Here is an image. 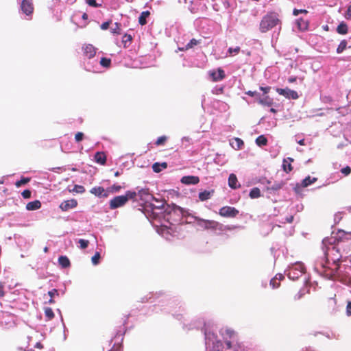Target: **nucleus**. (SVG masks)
<instances>
[{
    "label": "nucleus",
    "mask_w": 351,
    "mask_h": 351,
    "mask_svg": "<svg viewBox=\"0 0 351 351\" xmlns=\"http://www.w3.org/2000/svg\"><path fill=\"white\" fill-rule=\"evenodd\" d=\"M280 23L278 13L269 12L263 16L259 24V29L262 33H265Z\"/></svg>",
    "instance_id": "f257e3e1"
},
{
    "label": "nucleus",
    "mask_w": 351,
    "mask_h": 351,
    "mask_svg": "<svg viewBox=\"0 0 351 351\" xmlns=\"http://www.w3.org/2000/svg\"><path fill=\"white\" fill-rule=\"evenodd\" d=\"M194 220L197 222V225L200 227H202L205 230H232L233 229L232 227L229 226H223L219 222L215 220H208L200 218L199 217H194Z\"/></svg>",
    "instance_id": "f03ea898"
},
{
    "label": "nucleus",
    "mask_w": 351,
    "mask_h": 351,
    "mask_svg": "<svg viewBox=\"0 0 351 351\" xmlns=\"http://www.w3.org/2000/svg\"><path fill=\"white\" fill-rule=\"evenodd\" d=\"M136 197V192L127 191L123 195L116 196L109 202L110 208L112 210L123 206L130 199H134Z\"/></svg>",
    "instance_id": "7ed1b4c3"
},
{
    "label": "nucleus",
    "mask_w": 351,
    "mask_h": 351,
    "mask_svg": "<svg viewBox=\"0 0 351 351\" xmlns=\"http://www.w3.org/2000/svg\"><path fill=\"white\" fill-rule=\"evenodd\" d=\"M239 213V210L234 207L225 206L221 207L219 210V215L221 217L226 218H234Z\"/></svg>",
    "instance_id": "20e7f679"
},
{
    "label": "nucleus",
    "mask_w": 351,
    "mask_h": 351,
    "mask_svg": "<svg viewBox=\"0 0 351 351\" xmlns=\"http://www.w3.org/2000/svg\"><path fill=\"white\" fill-rule=\"evenodd\" d=\"M276 92L279 95H283L284 97H285L287 99H297L299 98V95L296 91H295L293 90H291L288 88H277Z\"/></svg>",
    "instance_id": "39448f33"
},
{
    "label": "nucleus",
    "mask_w": 351,
    "mask_h": 351,
    "mask_svg": "<svg viewBox=\"0 0 351 351\" xmlns=\"http://www.w3.org/2000/svg\"><path fill=\"white\" fill-rule=\"evenodd\" d=\"M208 74L213 82H219L226 77L225 72L221 68H218L217 70H210Z\"/></svg>",
    "instance_id": "423d86ee"
},
{
    "label": "nucleus",
    "mask_w": 351,
    "mask_h": 351,
    "mask_svg": "<svg viewBox=\"0 0 351 351\" xmlns=\"http://www.w3.org/2000/svg\"><path fill=\"white\" fill-rule=\"evenodd\" d=\"M21 9L27 16L31 15L34 10L32 0H23L21 4Z\"/></svg>",
    "instance_id": "0eeeda50"
},
{
    "label": "nucleus",
    "mask_w": 351,
    "mask_h": 351,
    "mask_svg": "<svg viewBox=\"0 0 351 351\" xmlns=\"http://www.w3.org/2000/svg\"><path fill=\"white\" fill-rule=\"evenodd\" d=\"M138 195L140 199L145 202H149L152 200H156L152 194L149 193V189L147 188L141 189L136 193V196Z\"/></svg>",
    "instance_id": "6e6552de"
},
{
    "label": "nucleus",
    "mask_w": 351,
    "mask_h": 351,
    "mask_svg": "<svg viewBox=\"0 0 351 351\" xmlns=\"http://www.w3.org/2000/svg\"><path fill=\"white\" fill-rule=\"evenodd\" d=\"M77 206V202L75 199L65 200L60 205V208L62 211H67L69 209L74 208Z\"/></svg>",
    "instance_id": "1a4fd4ad"
},
{
    "label": "nucleus",
    "mask_w": 351,
    "mask_h": 351,
    "mask_svg": "<svg viewBox=\"0 0 351 351\" xmlns=\"http://www.w3.org/2000/svg\"><path fill=\"white\" fill-rule=\"evenodd\" d=\"M84 54L86 57L90 59L96 54L97 49L90 44H87L83 47Z\"/></svg>",
    "instance_id": "9d476101"
},
{
    "label": "nucleus",
    "mask_w": 351,
    "mask_h": 351,
    "mask_svg": "<svg viewBox=\"0 0 351 351\" xmlns=\"http://www.w3.org/2000/svg\"><path fill=\"white\" fill-rule=\"evenodd\" d=\"M181 182L184 184H197L199 182L198 176H186L181 178Z\"/></svg>",
    "instance_id": "9b49d317"
},
{
    "label": "nucleus",
    "mask_w": 351,
    "mask_h": 351,
    "mask_svg": "<svg viewBox=\"0 0 351 351\" xmlns=\"http://www.w3.org/2000/svg\"><path fill=\"white\" fill-rule=\"evenodd\" d=\"M90 192L97 197H107L108 196V191H106L102 186H95L90 189Z\"/></svg>",
    "instance_id": "f8f14e48"
},
{
    "label": "nucleus",
    "mask_w": 351,
    "mask_h": 351,
    "mask_svg": "<svg viewBox=\"0 0 351 351\" xmlns=\"http://www.w3.org/2000/svg\"><path fill=\"white\" fill-rule=\"evenodd\" d=\"M293 271H298L299 274H302L305 272V267L302 263L293 265L289 268L288 276H291Z\"/></svg>",
    "instance_id": "ddd939ff"
},
{
    "label": "nucleus",
    "mask_w": 351,
    "mask_h": 351,
    "mask_svg": "<svg viewBox=\"0 0 351 351\" xmlns=\"http://www.w3.org/2000/svg\"><path fill=\"white\" fill-rule=\"evenodd\" d=\"M293 158L288 157L282 161V169L287 173L291 172L293 170L291 162H293Z\"/></svg>",
    "instance_id": "4468645a"
},
{
    "label": "nucleus",
    "mask_w": 351,
    "mask_h": 351,
    "mask_svg": "<svg viewBox=\"0 0 351 351\" xmlns=\"http://www.w3.org/2000/svg\"><path fill=\"white\" fill-rule=\"evenodd\" d=\"M94 158L97 163L101 165H104L106 163V156L104 152H97L95 154Z\"/></svg>",
    "instance_id": "2eb2a0df"
},
{
    "label": "nucleus",
    "mask_w": 351,
    "mask_h": 351,
    "mask_svg": "<svg viewBox=\"0 0 351 351\" xmlns=\"http://www.w3.org/2000/svg\"><path fill=\"white\" fill-rule=\"evenodd\" d=\"M238 180L235 174L231 173L228 178V185L231 189H236L240 187V184H237Z\"/></svg>",
    "instance_id": "dca6fc26"
},
{
    "label": "nucleus",
    "mask_w": 351,
    "mask_h": 351,
    "mask_svg": "<svg viewBox=\"0 0 351 351\" xmlns=\"http://www.w3.org/2000/svg\"><path fill=\"white\" fill-rule=\"evenodd\" d=\"M41 207V202L39 200H34L30 202H28L26 204V209L27 210H36Z\"/></svg>",
    "instance_id": "f3484780"
},
{
    "label": "nucleus",
    "mask_w": 351,
    "mask_h": 351,
    "mask_svg": "<svg viewBox=\"0 0 351 351\" xmlns=\"http://www.w3.org/2000/svg\"><path fill=\"white\" fill-rule=\"evenodd\" d=\"M258 103L265 106H271L274 104L273 99L269 96H265L263 98H258Z\"/></svg>",
    "instance_id": "a211bd4d"
},
{
    "label": "nucleus",
    "mask_w": 351,
    "mask_h": 351,
    "mask_svg": "<svg viewBox=\"0 0 351 351\" xmlns=\"http://www.w3.org/2000/svg\"><path fill=\"white\" fill-rule=\"evenodd\" d=\"M167 168V163L166 162H163L162 163L155 162L152 165V169L155 173H159L162 169H165Z\"/></svg>",
    "instance_id": "6ab92c4d"
},
{
    "label": "nucleus",
    "mask_w": 351,
    "mask_h": 351,
    "mask_svg": "<svg viewBox=\"0 0 351 351\" xmlns=\"http://www.w3.org/2000/svg\"><path fill=\"white\" fill-rule=\"evenodd\" d=\"M296 24L298 29L301 31H305L308 27V22L302 18H300L296 21Z\"/></svg>",
    "instance_id": "aec40b11"
},
{
    "label": "nucleus",
    "mask_w": 351,
    "mask_h": 351,
    "mask_svg": "<svg viewBox=\"0 0 351 351\" xmlns=\"http://www.w3.org/2000/svg\"><path fill=\"white\" fill-rule=\"evenodd\" d=\"M348 32V27L346 23L341 22L337 27V32L341 35H345Z\"/></svg>",
    "instance_id": "412c9836"
},
{
    "label": "nucleus",
    "mask_w": 351,
    "mask_h": 351,
    "mask_svg": "<svg viewBox=\"0 0 351 351\" xmlns=\"http://www.w3.org/2000/svg\"><path fill=\"white\" fill-rule=\"evenodd\" d=\"M232 147L235 149H239L243 146V141L239 138H234L232 142L230 143Z\"/></svg>",
    "instance_id": "4be33fe9"
},
{
    "label": "nucleus",
    "mask_w": 351,
    "mask_h": 351,
    "mask_svg": "<svg viewBox=\"0 0 351 351\" xmlns=\"http://www.w3.org/2000/svg\"><path fill=\"white\" fill-rule=\"evenodd\" d=\"M58 263L63 268H67L70 266L69 259L65 256H61L58 258Z\"/></svg>",
    "instance_id": "5701e85b"
},
{
    "label": "nucleus",
    "mask_w": 351,
    "mask_h": 351,
    "mask_svg": "<svg viewBox=\"0 0 351 351\" xmlns=\"http://www.w3.org/2000/svg\"><path fill=\"white\" fill-rule=\"evenodd\" d=\"M150 15V12L149 11H144L141 12L139 18L138 23L141 25H145L147 23L146 19Z\"/></svg>",
    "instance_id": "b1692460"
},
{
    "label": "nucleus",
    "mask_w": 351,
    "mask_h": 351,
    "mask_svg": "<svg viewBox=\"0 0 351 351\" xmlns=\"http://www.w3.org/2000/svg\"><path fill=\"white\" fill-rule=\"evenodd\" d=\"M317 178H311L310 176H307L302 180L301 185L302 187H306V186H309L310 184L315 182L317 181Z\"/></svg>",
    "instance_id": "393cba45"
},
{
    "label": "nucleus",
    "mask_w": 351,
    "mask_h": 351,
    "mask_svg": "<svg viewBox=\"0 0 351 351\" xmlns=\"http://www.w3.org/2000/svg\"><path fill=\"white\" fill-rule=\"evenodd\" d=\"M200 43V40H196L195 38H193L190 40V42L185 46L184 48L180 49L181 50H188L189 49H191L194 47L195 46L197 45Z\"/></svg>",
    "instance_id": "a878e982"
},
{
    "label": "nucleus",
    "mask_w": 351,
    "mask_h": 351,
    "mask_svg": "<svg viewBox=\"0 0 351 351\" xmlns=\"http://www.w3.org/2000/svg\"><path fill=\"white\" fill-rule=\"evenodd\" d=\"M48 295L50 296V299L48 301L49 304H54L55 301L53 300V298L56 295H59L58 291L56 289H53L52 290L49 291L48 292Z\"/></svg>",
    "instance_id": "bb28decb"
},
{
    "label": "nucleus",
    "mask_w": 351,
    "mask_h": 351,
    "mask_svg": "<svg viewBox=\"0 0 351 351\" xmlns=\"http://www.w3.org/2000/svg\"><path fill=\"white\" fill-rule=\"evenodd\" d=\"M284 277L282 276H280V278H277V277H274L270 280V285L273 289H276L280 287V280L282 279Z\"/></svg>",
    "instance_id": "cd10ccee"
},
{
    "label": "nucleus",
    "mask_w": 351,
    "mask_h": 351,
    "mask_svg": "<svg viewBox=\"0 0 351 351\" xmlns=\"http://www.w3.org/2000/svg\"><path fill=\"white\" fill-rule=\"evenodd\" d=\"M348 43L346 40H342L337 48V53H341L347 48Z\"/></svg>",
    "instance_id": "c85d7f7f"
},
{
    "label": "nucleus",
    "mask_w": 351,
    "mask_h": 351,
    "mask_svg": "<svg viewBox=\"0 0 351 351\" xmlns=\"http://www.w3.org/2000/svg\"><path fill=\"white\" fill-rule=\"evenodd\" d=\"M176 209L180 211V213H181L182 217H190L194 219L195 216L191 215L189 212V210H186V209H184V208H182V207H180L179 206H176Z\"/></svg>",
    "instance_id": "c756f323"
},
{
    "label": "nucleus",
    "mask_w": 351,
    "mask_h": 351,
    "mask_svg": "<svg viewBox=\"0 0 351 351\" xmlns=\"http://www.w3.org/2000/svg\"><path fill=\"white\" fill-rule=\"evenodd\" d=\"M261 196V191L258 188L254 187L250 192V197L252 199L258 198Z\"/></svg>",
    "instance_id": "7c9ffc66"
},
{
    "label": "nucleus",
    "mask_w": 351,
    "mask_h": 351,
    "mask_svg": "<svg viewBox=\"0 0 351 351\" xmlns=\"http://www.w3.org/2000/svg\"><path fill=\"white\" fill-rule=\"evenodd\" d=\"M210 195L211 194L210 191H204L199 193V199L201 201H206L210 198Z\"/></svg>",
    "instance_id": "2f4dec72"
},
{
    "label": "nucleus",
    "mask_w": 351,
    "mask_h": 351,
    "mask_svg": "<svg viewBox=\"0 0 351 351\" xmlns=\"http://www.w3.org/2000/svg\"><path fill=\"white\" fill-rule=\"evenodd\" d=\"M256 143L258 146H264L267 145V139L263 135H261L256 138Z\"/></svg>",
    "instance_id": "473e14b6"
},
{
    "label": "nucleus",
    "mask_w": 351,
    "mask_h": 351,
    "mask_svg": "<svg viewBox=\"0 0 351 351\" xmlns=\"http://www.w3.org/2000/svg\"><path fill=\"white\" fill-rule=\"evenodd\" d=\"M45 315L48 320H51L54 317V313L53 310L49 307H46L44 309Z\"/></svg>",
    "instance_id": "72a5a7b5"
},
{
    "label": "nucleus",
    "mask_w": 351,
    "mask_h": 351,
    "mask_svg": "<svg viewBox=\"0 0 351 351\" xmlns=\"http://www.w3.org/2000/svg\"><path fill=\"white\" fill-rule=\"evenodd\" d=\"M30 178L23 177L20 180L16 182L15 185L16 187H20L22 185L27 184L30 181Z\"/></svg>",
    "instance_id": "f704fd0d"
},
{
    "label": "nucleus",
    "mask_w": 351,
    "mask_h": 351,
    "mask_svg": "<svg viewBox=\"0 0 351 351\" xmlns=\"http://www.w3.org/2000/svg\"><path fill=\"white\" fill-rule=\"evenodd\" d=\"M100 64L104 67L108 68L111 64V60L105 57L101 58Z\"/></svg>",
    "instance_id": "c9c22d12"
},
{
    "label": "nucleus",
    "mask_w": 351,
    "mask_h": 351,
    "mask_svg": "<svg viewBox=\"0 0 351 351\" xmlns=\"http://www.w3.org/2000/svg\"><path fill=\"white\" fill-rule=\"evenodd\" d=\"M121 24L119 23H114V27H112L111 29V32L114 34H121Z\"/></svg>",
    "instance_id": "e433bc0d"
},
{
    "label": "nucleus",
    "mask_w": 351,
    "mask_h": 351,
    "mask_svg": "<svg viewBox=\"0 0 351 351\" xmlns=\"http://www.w3.org/2000/svg\"><path fill=\"white\" fill-rule=\"evenodd\" d=\"M70 192H75L77 193H83L85 192V188L82 185H75L72 190L69 191Z\"/></svg>",
    "instance_id": "4c0bfd02"
},
{
    "label": "nucleus",
    "mask_w": 351,
    "mask_h": 351,
    "mask_svg": "<svg viewBox=\"0 0 351 351\" xmlns=\"http://www.w3.org/2000/svg\"><path fill=\"white\" fill-rule=\"evenodd\" d=\"M167 141V137L166 136H161L158 138V139L155 142V145L156 146L163 145L165 144Z\"/></svg>",
    "instance_id": "58836bf2"
},
{
    "label": "nucleus",
    "mask_w": 351,
    "mask_h": 351,
    "mask_svg": "<svg viewBox=\"0 0 351 351\" xmlns=\"http://www.w3.org/2000/svg\"><path fill=\"white\" fill-rule=\"evenodd\" d=\"M78 243H80V248L84 250L88 247L89 244V241L80 239Z\"/></svg>",
    "instance_id": "ea45409f"
},
{
    "label": "nucleus",
    "mask_w": 351,
    "mask_h": 351,
    "mask_svg": "<svg viewBox=\"0 0 351 351\" xmlns=\"http://www.w3.org/2000/svg\"><path fill=\"white\" fill-rule=\"evenodd\" d=\"M132 40V36L130 34H125L122 38V42L124 44V47H126L127 43H130Z\"/></svg>",
    "instance_id": "a19ab883"
},
{
    "label": "nucleus",
    "mask_w": 351,
    "mask_h": 351,
    "mask_svg": "<svg viewBox=\"0 0 351 351\" xmlns=\"http://www.w3.org/2000/svg\"><path fill=\"white\" fill-rule=\"evenodd\" d=\"M21 195L24 199H29L31 197L32 192L30 190L26 189L22 192Z\"/></svg>",
    "instance_id": "79ce46f5"
},
{
    "label": "nucleus",
    "mask_w": 351,
    "mask_h": 351,
    "mask_svg": "<svg viewBox=\"0 0 351 351\" xmlns=\"http://www.w3.org/2000/svg\"><path fill=\"white\" fill-rule=\"evenodd\" d=\"M100 258V254L99 252H96L95 254L92 257V263L93 265H97Z\"/></svg>",
    "instance_id": "37998d69"
},
{
    "label": "nucleus",
    "mask_w": 351,
    "mask_h": 351,
    "mask_svg": "<svg viewBox=\"0 0 351 351\" xmlns=\"http://www.w3.org/2000/svg\"><path fill=\"white\" fill-rule=\"evenodd\" d=\"M307 13H308V11L305 9L298 10V9L295 8L293 10V14L294 16H298L299 14H307Z\"/></svg>",
    "instance_id": "c03bdc74"
},
{
    "label": "nucleus",
    "mask_w": 351,
    "mask_h": 351,
    "mask_svg": "<svg viewBox=\"0 0 351 351\" xmlns=\"http://www.w3.org/2000/svg\"><path fill=\"white\" fill-rule=\"evenodd\" d=\"M121 189V186L117 184H113L110 188L108 189V191L110 192H119Z\"/></svg>",
    "instance_id": "a18cd8bd"
},
{
    "label": "nucleus",
    "mask_w": 351,
    "mask_h": 351,
    "mask_svg": "<svg viewBox=\"0 0 351 351\" xmlns=\"http://www.w3.org/2000/svg\"><path fill=\"white\" fill-rule=\"evenodd\" d=\"M84 134L81 132H78L75 135V140L76 142H80L84 138Z\"/></svg>",
    "instance_id": "49530a36"
},
{
    "label": "nucleus",
    "mask_w": 351,
    "mask_h": 351,
    "mask_svg": "<svg viewBox=\"0 0 351 351\" xmlns=\"http://www.w3.org/2000/svg\"><path fill=\"white\" fill-rule=\"evenodd\" d=\"M341 172L346 176H348L351 173V168L346 166L341 169Z\"/></svg>",
    "instance_id": "de8ad7c7"
},
{
    "label": "nucleus",
    "mask_w": 351,
    "mask_h": 351,
    "mask_svg": "<svg viewBox=\"0 0 351 351\" xmlns=\"http://www.w3.org/2000/svg\"><path fill=\"white\" fill-rule=\"evenodd\" d=\"M240 49H241L239 47H236L235 48L230 47L228 49V53H230V55H232L233 53L237 54L240 51Z\"/></svg>",
    "instance_id": "09e8293b"
},
{
    "label": "nucleus",
    "mask_w": 351,
    "mask_h": 351,
    "mask_svg": "<svg viewBox=\"0 0 351 351\" xmlns=\"http://www.w3.org/2000/svg\"><path fill=\"white\" fill-rule=\"evenodd\" d=\"M346 314L348 316H351V301L347 302Z\"/></svg>",
    "instance_id": "8fccbe9b"
},
{
    "label": "nucleus",
    "mask_w": 351,
    "mask_h": 351,
    "mask_svg": "<svg viewBox=\"0 0 351 351\" xmlns=\"http://www.w3.org/2000/svg\"><path fill=\"white\" fill-rule=\"evenodd\" d=\"M86 3L92 6V7H94V8H97L99 7V5L97 3L96 1L95 0H86Z\"/></svg>",
    "instance_id": "3c124183"
},
{
    "label": "nucleus",
    "mask_w": 351,
    "mask_h": 351,
    "mask_svg": "<svg viewBox=\"0 0 351 351\" xmlns=\"http://www.w3.org/2000/svg\"><path fill=\"white\" fill-rule=\"evenodd\" d=\"M110 23H111V21H108L103 23L101 25V29L103 30H106L109 27V25Z\"/></svg>",
    "instance_id": "603ef678"
},
{
    "label": "nucleus",
    "mask_w": 351,
    "mask_h": 351,
    "mask_svg": "<svg viewBox=\"0 0 351 351\" xmlns=\"http://www.w3.org/2000/svg\"><path fill=\"white\" fill-rule=\"evenodd\" d=\"M345 17L347 19H351V5H350L348 8V10L346 12Z\"/></svg>",
    "instance_id": "864d4df0"
},
{
    "label": "nucleus",
    "mask_w": 351,
    "mask_h": 351,
    "mask_svg": "<svg viewBox=\"0 0 351 351\" xmlns=\"http://www.w3.org/2000/svg\"><path fill=\"white\" fill-rule=\"evenodd\" d=\"M260 90H262L264 94H267L270 91L271 87L270 86H265V87L261 86Z\"/></svg>",
    "instance_id": "5fc2aeb1"
},
{
    "label": "nucleus",
    "mask_w": 351,
    "mask_h": 351,
    "mask_svg": "<svg viewBox=\"0 0 351 351\" xmlns=\"http://www.w3.org/2000/svg\"><path fill=\"white\" fill-rule=\"evenodd\" d=\"M245 94L250 97H254V96H257L258 95V93L256 91H252V90L246 91Z\"/></svg>",
    "instance_id": "6e6d98bb"
},
{
    "label": "nucleus",
    "mask_w": 351,
    "mask_h": 351,
    "mask_svg": "<svg viewBox=\"0 0 351 351\" xmlns=\"http://www.w3.org/2000/svg\"><path fill=\"white\" fill-rule=\"evenodd\" d=\"M304 293H302L300 291H298L295 295H294V300H300L302 298Z\"/></svg>",
    "instance_id": "4d7b16f0"
},
{
    "label": "nucleus",
    "mask_w": 351,
    "mask_h": 351,
    "mask_svg": "<svg viewBox=\"0 0 351 351\" xmlns=\"http://www.w3.org/2000/svg\"><path fill=\"white\" fill-rule=\"evenodd\" d=\"M226 332L229 336V337H232L235 334L234 331L231 329H227Z\"/></svg>",
    "instance_id": "13d9d810"
},
{
    "label": "nucleus",
    "mask_w": 351,
    "mask_h": 351,
    "mask_svg": "<svg viewBox=\"0 0 351 351\" xmlns=\"http://www.w3.org/2000/svg\"><path fill=\"white\" fill-rule=\"evenodd\" d=\"M339 232L340 234H342L343 236L346 237L347 239H348V236H351V232H345L343 230H340Z\"/></svg>",
    "instance_id": "bf43d9fd"
},
{
    "label": "nucleus",
    "mask_w": 351,
    "mask_h": 351,
    "mask_svg": "<svg viewBox=\"0 0 351 351\" xmlns=\"http://www.w3.org/2000/svg\"><path fill=\"white\" fill-rule=\"evenodd\" d=\"M299 275H301L298 271H293L291 276H289V278H298Z\"/></svg>",
    "instance_id": "052dcab7"
},
{
    "label": "nucleus",
    "mask_w": 351,
    "mask_h": 351,
    "mask_svg": "<svg viewBox=\"0 0 351 351\" xmlns=\"http://www.w3.org/2000/svg\"><path fill=\"white\" fill-rule=\"evenodd\" d=\"M5 295V292L3 290V285H0V297H3Z\"/></svg>",
    "instance_id": "680f3d73"
},
{
    "label": "nucleus",
    "mask_w": 351,
    "mask_h": 351,
    "mask_svg": "<svg viewBox=\"0 0 351 351\" xmlns=\"http://www.w3.org/2000/svg\"><path fill=\"white\" fill-rule=\"evenodd\" d=\"M293 221V216H292V215H291V216H289V217L286 218V221L287 223H292Z\"/></svg>",
    "instance_id": "e2e57ef3"
},
{
    "label": "nucleus",
    "mask_w": 351,
    "mask_h": 351,
    "mask_svg": "<svg viewBox=\"0 0 351 351\" xmlns=\"http://www.w3.org/2000/svg\"><path fill=\"white\" fill-rule=\"evenodd\" d=\"M296 80H297L296 77H290L288 79V82L289 83H293V82H295L296 81Z\"/></svg>",
    "instance_id": "0e129e2a"
},
{
    "label": "nucleus",
    "mask_w": 351,
    "mask_h": 351,
    "mask_svg": "<svg viewBox=\"0 0 351 351\" xmlns=\"http://www.w3.org/2000/svg\"><path fill=\"white\" fill-rule=\"evenodd\" d=\"M317 266L320 265L322 268H326L327 266L323 263V261H319L317 263Z\"/></svg>",
    "instance_id": "69168bd1"
},
{
    "label": "nucleus",
    "mask_w": 351,
    "mask_h": 351,
    "mask_svg": "<svg viewBox=\"0 0 351 351\" xmlns=\"http://www.w3.org/2000/svg\"><path fill=\"white\" fill-rule=\"evenodd\" d=\"M226 345L228 349H230L232 348V343L230 341H226Z\"/></svg>",
    "instance_id": "338daca9"
},
{
    "label": "nucleus",
    "mask_w": 351,
    "mask_h": 351,
    "mask_svg": "<svg viewBox=\"0 0 351 351\" xmlns=\"http://www.w3.org/2000/svg\"><path fill=\"white\" fill-rule=\"evenodd\" d=\"M298 144L300 145H304V139H301L298 142Z\"/></svg>",
    "instance_id": "774afa93"
}]
</instances>
